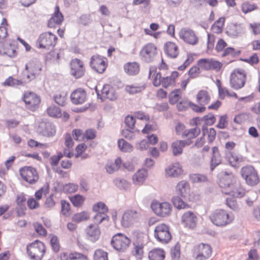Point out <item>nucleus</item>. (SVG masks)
<instances>
[{"instance_id": "61", "label": "nucleus", "mask_w": 260, "mask_h": 260, "mask_svg": "<svg viewBox=\"0 0 260 260\" xmlns=\"http://www.w3.org/2000/svg\"><path fill=\"white\" fill-rule=\"evenodd\" d=\"M180 249L181 247L178 243L176 244L171 249V256L174 260L178 259L180 257Z\"/></svg>"}, {"instance_id": "13", "label": "nucleus", "mask_w": 260, "mask_h": 260, "mask_svg": "<svg viewBox=\"0 0 260 260\" xmlns=\"http://www.w3.org/2000/svg\"><path fill=\"white\" fill-rule=\"evenodd\" d=\"M230 177L233 178L232 181L234 183V185H231V188H229V197L235 199L237 198H240L244 196L245 190L240 185L236 176L232 173H229V179Z\"/></svg>"}, {"instance_id": "26", "label": "nucleus", "mask_w": 260, "mask_h": 260, "mask_svg": "<svg viewBox=\"0 0 260 260\" xmlns=\"http://www.w3.org/2000/svg\"><path fill=\"white\" fill-rule=\"evenodd\" d=\"M166 174L168 177H178L183 173L181 164L176 162L169 165L165 170Z\"/></svg>"}, {"instance_id": "20", "label": "nucleus", "mask_w": 260, "mask_h": 260, "mask_svg": "<svg viewBox=\"0 0 260 260\" xmlns=\"http://www.w3.org/2000/svg\"><path fill=\"white\" fill-rule=\"evenodd\" d=\"M64 21V16L60 10L58 5H56L54 11L50 18L48 20L47 26L49 28H55L57 25H60Z\"/></svg>"}, {"instance_id": "48", "label": "nucleus", "mask_w": 260, "mask_h": 260, "mask_svg": "<svg viewBox=\"0 0 260 260\" xmlns=\"http://www.w3.org/2000/svg\"><path fill=\"white\" fill-rule=\"evenodd\" d=\"M92 210L97 213L106 214L108 208L104 203L99 202L92 206Z\"/></svg>"}, {"instance_id": "27", "label": "nucleus", "mask_w": 260, "mask_h": 260, "mask_svg": "<svg viewBox=\"0 0 260 260\" xmlns=\"http://www.w3.org/2000/svg\"><path fill=\"white\" fill-rule=\"evenodd\" d=\"M245 31V28L242 23L232 22L229 25V36L236 38L241 36Z\"/></svg>"}, {"instance_id": "25", "label": "nucleus", "mask_w": 260, "mask_h": 260, "mask_svg": "<svg viewBox=\"0 0 260 260\" xmlns=\"http://www.w3.org/2000/svg\"><path fill=\"white\" fill-rule=\"evenodd\" d=\"M175 191L177 194L183 198L189 197L191 193L189 183L186 180L179 181L175 187Z\"/></svg>"}, {"instance_id": "43", "label": "nucleus", "mask_w": 260, "mask_h": 260, "mask_svg": "<svg viewBox=\"0 0 260 260\" xmlns=\"http://www.w3.org/2000/svg\"><path fill=\"white\" fill-rule=\"evenodd\" d=\"M172 202L175 208L179 210L188 209L190 207L189 204L183 201L179 196H175L172 199Z\"/></svg>"}, {"instance_id": "42", "label": "nucleus", "mask_w": 260, "mask_h": 260, "mask_svg": "<svg viewBox=\"0 0 260 260\" xmlns=\"http://www.w3.org/2000/svg\"><path fill=\"white\" fill-rule=\"evenodd\" d=\"M183 92L179 89H174L168 95V100L169 103L172 105H174L181 100Z\"/></svg>"}, {"instance_id": "18", "label": "nucleus", "mask_w": 260, "mask_h": 260, "mask_svg": "<svg viewBox=\"0 0 260 260\" xmlns=\"http://www.w3.org/2000/svg\"><path fill=\"white\" fill-rule=\"evenodd\" d=\"M17 54L16 47L13 41L6 40L0 44V55L13 58Z\"/></svg>"}, {"instance_id": "2", "label": "nucleus", "mask_w": 260, "mask_h": 260, "mask_svg": "<svg viewBox=\"0 0 260 260\" xmlns=\"http://www.w3.org/2000/svg\"><path fill=\"white\" fill-rule=\"evenodd\" d=\"M26 252L29 259L42 260L46 255L47 247L43 242L36 240L26 245Z\"/></svg>"}, {"instance_id": "62", "label": "nucleus", "mask_w": 260, "mask_h": 260, "mask_svg": "<svg viewBox=\"0 0 260 260\" xmlns=\"http://www.w3.org/2000/svg\"><path fill=\"white\" fill-rule=\"evenodd\" d=\"M175 129L176 135L181 136L182 138L187 131L184 124L180 122L176 123Z\"/></svg>"}, {"instance_id": "60", "label": "nucleus", "mask_w": 260, "mask_h": 260, "mask_svg": "<svg viewBox=\"0 0 260 260\" xmlns=\"http://www.w3.org/2000/svg\"><path fill=\"white\" fill-rule=\"evenodd\" d=\"M257 8L258 7L256 5L249 2L243 3L242 5V11L245 14L256 10Z\"/></svg>"}, {"instance_id": "28", "label": "nucleus", "mask_w": 260, "mask_h": 260, "mask_svg": "<svg viewBox=\"0 0 260 260\" xmlns=\"http://www.w3.org/2000/svg\"><path fill=\"white\" fill-rule=\"evenodd\" d=\"M86 99V92L85 90L81 88L75 90L71 95L72 103L76 105L83 103Z\"/></svg>"}, {"instance_id": "24", "label": "nucleus", "mask_w": 260, "mask_h": 260, "mask_svg": "<svg viewBox=\"0 0 260 260\" xmlns=\"http://www.w3.org/2000/svg\"><path fill=\"white\" fill-rule=\"evenodd\" d=\"M181 221L185 227L193 229L196 226L197 217L192 212L187 211L181 216Z\"/></svg>"}, {"instance_id": "34", "label": "nucleus", "mask_w": 260, "mask_h": 260, "mask_svg": "<svg viewBox=\"0 0 260 260\" xmlns=\"http://www.w3.org/2000/svg\"><path fill=\"white\" fill-rule=\"evenodd\" d=\"M86 233L89 239L92 242L97 241L101 234L99 226L93 224H90L87 228Z\"/></svg>"}, {"instance_id": "19", "label": "nucleus", "mask_w": 260, "mask_h": 260, "mask_svg": "<svg viewBox=\"0 0 260 260\" xmlns=\"http://www.w3.org/2000/svg\"><path fill=\"white\" fill-rule=\"evenodd\" d=\"M157 54L156 46L152 43L145 44L140 51V56L147 61H151Z\"/></svg>"}, {"instance_id": "9", "label": "nucleus", "mask_w": 260, "mask_h": 260, "mask_svg": "<svg viewBox=\"0 0 260 260\" xmlns=\"http://www.w3.org/2000/svg\"><path fill=\"white\" fill-rule=\"evenodd\" d=\"M210 245L201 243L194 246L192 250V256L196 260H206L212 254Z\"/></svg>"}, {"instance_id": "39", "label": "nucleus", "mask_w": 260, "mask_h": 260, "mask_svg": "<svg viewBox=\"0 0 260 260\" xmlns=\"http://www.w3.org/2000/svg\"><path fill=\"white\" fill-rule=\"evenodd\" d=\"M123 69L124 72L131 76L137 75L140 71L139 64L134 62H128L124 64Z\"/></svg>"}, {"instance_id": "37", "label": "nucleus", "mask_w": 260, "mask_h": 260, "mask_svg": "<svg viewBox=\"0 0 260 260\" xmlns=\"http://www.w3.org/2000/svg\"><path fill=\"white\" fill-rule=\"evenodd\" d=\"M102 95L105 99L113 101L117 98V94L114 88L109 84L104 85L101 90Z\"/></svg>"}, {"instance_id": "12", "label": "nucleus", "mask_w": 260, "mask_h": 260, "mask_svg": "<svg viewBox=\"0 0 260 260\" xmlns=\"http://www.w3.org/2000/svg\"><path fill=\"white\" fill-rule=\"evenodd\" d=\"M23 101L25 103L26 107L31 111L38 109L41 102L40 97L36 93L27 91L23 95Z\"/></svg>"}, {"instance_id": "16", "label": "nucleus", "mask_w": 260, "mask_h": 260, "mask_svg": "<svg viewBox=\"0 0 260 260\" xmlns=\"http://www.w3.org/2000/svg\"><path fill=\"white\" fill-rule=\"evenodd\" d=\"M151 208L156 215L161 217L169 215L172 211L171 205L168 202L154 201L151 205Z\"/></svg>"}, {"instance_id": "36", "label": "nucleus", "mask_w": 260, "mask_h": 260, "mask_svg": "<svg viewBox=\"0 0 260 260\" xmlns=\"http://www.w3.org/2000/svg\"><path fill=\"white\" fill-rule=\"evenodd\" d=\"M41 130L40 133L44 136L48 137H53L56 134L55 127L50 123H43L40 126Z\"/></svg>"}, {"instance_id": "57", "label": "nucleus", "mask_w": 260, "mask_h": 260, "mask_svg": "<svg viewBox=\"0 0 260 260\" xmlns=\"http://www.w3.org/2000/svg\"><path fill=\"white\" fill-rule=\"evenodd\" d=\"M190 101L185 100L181 99L175 105H176V108L179 111H185L189 108Z\"/></svg>"}, {"instance_id": "23", "label": "nucleus", "mask_w": 260, "mask_h": 260, "mask_svg": "<svg viewBox=\"0 0 260 260\" xmlns=\"http://www.w3.org/2000/svg\"><path fill=\"white\" fill-rule=\"evenodd\" d=\"M180 38L184 42L191 45L198 42V38L194 32L190 29L183 28L179 34Z\"/></svg>"}, {"instance_id": "50", "label": "nucleus", "mask_w": 260, "mask_h": 260, "mask_svg": "<svg viewBox=\"0 0 260 260\" xmlns=\"http://www.w3.org/2000/svg\"><path fill=\"white\" fill-rule=\"evenodd\" d=\"M70 200L74 206L76 207H80L83 205L85 201V198L84 196L78 194L71 197L70 198Z\"/></svg>"}, {"instance_id": "52", "label": "nucleus", "mask_w": 260, "mask_h": 260, "mask_svg": "<svg viewBox=\"0 0 260 260\" xmlns=\"http://www.w3.org/2000/svg\"><path fill=\"white\" fill-rule=\"evenodd\" d=\"M50 241L52 251L55 253L58 252L60 250L61 246L58 237L55 235H51Z\"/></svg>"}, {"instance_id": "41", "label": "nucleus", "mask_w": 260, "mask_h": 260, "mask_svg": "<svg viewBox=\"0 0 260 260\" xmlns=\"http://www.w3.org/2000/svg\"><path fill=\"white\" fill-rule=\"evenodd\" d=\"M243 161V157L241 155L234 152L230 153V156H229V164L235 169H238Z\"/></svg>"}, {"instance_id": "46", "label": "nucleus", "mask_w": 260, "mask_h": 260, "mask_svg": "<svg viewBox=\"0 0 260 260\" xmlns=\"http://www.w3.org/2000/svg\"><path fill=\"white\" fill-rule=\"evenodd\" d=\"M90 218L89 213L85 211L75 214L72 217V220L75 222L79 223L87 220Z\"/></svg>"}, {"instance_id": "22", "label": "nucleus", "mask_w": 260, "mask_h": 260, "mask_svg": "<svg viewBox=\"0 0 260 260\" xmlns=\"http://www.w3.org/2000/svg\"><path fill=\"white\" fill-rule=\"evenodd\" d=\"M145 244L142 239L138 238L133 243L131 254L136 258L141 259L144 254Z\"/></svg>"}, {"instance_id": "40", "label": "nucleus", "mask_w": 260, "mask_h": 260, "mask_svg": "<svg viewBox=\"0 0 260 260\" xmlns=\"http://www.w3.org/2000/svg\"><path fill=\"white\" fill-rule=\"evenodd\" d=\"M190 142L177 140L174 142L172 144L173 153L174 155H180L182 153L183 148L185 145H189Z\"/></svg>"}, {"instance_id": "4", "label": "nucleus", "mask_w": 260, "mask_h": 260, "mask_svg": "<svg viewBox=\"0 0 260 260\" xmlns=\"http://www.w3.org/2000/svg\"><path fill=\"white\" fill-rule=\"evenodd\" d=\"M154 236L158 242L162 244L168 243L172 239L170 226L165 223L158 224L155 227Z\"/></svg>"}, {"instance_id": "14", "label": "nucleus", "mask_w": 260, "mask_h": 260, "mask_svg": "<svg viewBox=\"0 0 260 260\" xmlns=\"http://www.w3.org/2000/svg\"><path fill=\"white\" fill-rule=\"evenodd\" d=\"M197 65L202 70L215 72H219L222 67L221 62L213 58L200 59L198 61Z\"/></svg>"}, {"instance_id": "33", "label": "nucleus", "mask_w": 260, "mask_h": 260, "mask_svg": "<svg viewBox=\"0 0 260 260\" xmlns=\"http://www.w3.org/2000/svg\"><path fill=\"white\" fill-rule=\"evenodd\" d=\"M62 55L63 51L61 49H55L47 54L45 60L49 63H58Z\"/></svg>"}, {"instance_id": "63", "label": "nucleus", "mask_w": 260, "mask_h": 260, "mask_svg": "<svg viewBox=\"0 0 260 260\" xmlns=\"http://www.w3.org/2000/svg\"><path fill=\"white\" fill-rule=\"evenodd\" d=\"M201 68L198 65L192 67L188 71V74L189 79H194L198 77L200 73Z\"/></svg>"}, {"instance_id": "44", "label": "nucleus", "mask_w": 260, "mask_h": 260, "mask_svg": "<svg viewBox=\"0 0 260 260\" xmlns=\"http://www.w3.org/2000/svg\"><path fill=\"white\" fill-rule=\"evenodd\" d=\"M159 28V25L157 23H152L150 25V28H145L144 31L146 35L153 37V38L157 39L160 32H155Z\"/></svg>"}, {"instance_id": "29", "label": "nucleus", "mask_w": 260, "mask_h": 260, "mask_svg": "<svg viewBox=\"0 0 260 260\" xmlns=\"http://www.w3.org/2000/svg\"><path fill=\"white\" fill-rule=\"evenodd\" d=\"M211 99V94L206 89L199 90L196 95L197 103L200 106H204V107L210 103Z\"/></svg>"}, {"instance_id": "3", "label": "nucleus", "mask_w": 260, "mask_h": 260, "mask_svg": "<svg viewBox=\"0 0 260 260\" xmlns=\"http://www.w3.org/2000/svg\"><path fill=\"white\" fill-rule=\"evenodd\" d=\"M19 172L21 179L29 185L36 184L40 179L38 171L31 166L22 167L19 169Z\"/></svg>"}, {"instance_id": "21", "label": "nucleus", "mask_w": 260, "mask_h": 260, "mask_svg": "<svg viewBox=\"0 0 260 260\" xmlns=\"http://www.w3.org/2000/svg\"><path fill=\"white\" fill-rule=\"evenodd\" d=\"M212 222L217 226H225L227 224L228 214L225 211L216 210L210 216Z\"/></svg>"}, {"instance_id": "5", "label": "nucleus", "mask_w": 260, "mask_h": 260, "mask_svg": "<svg viewBox=\"0 0 260 260\" xmlns=\"http://www.w3.org/2000/svg\"><path fill=\"white\" fill-rule=\"evenodd\" d=\"M241 175L249 185L254 186L259 182L257 172L251 165H247L242 167L241 170Z\"/></svg>"}, {"instance_id": "6", "label": "nucleus", "mask_w": 260, "mask_h": 260, "mask_svg": "<svg viewBox=\"0 0 260 260\" xmlns=\"http://www.w3.org/2000/svg\"><path fill=\"white\" fill-rule=\"evenodd\" d=\"M131 242V239L125 235L119 233L112 237L111 244L116 250L124 252L128 248Z\"/></svg>"}, {"instance_id": "7", "label": "nucleus", "mask_w": 260, "mask_h": 260, "mask_svg": "<svg viewBox=\"0 0 260 260\" xmlns=\"http://www.w3.org/2000/svg\"><path fill=\"white\" fill-rule=\"evenodd\" d=\"M57 41L56 36L51 32L41 34L37 40V44L39 48L49 49L55 46Z\"/></svg>"}, {"instance_id": "58", "label": "nucleus", "mask_w": 260, "mask_h": 260, "mask_svg": "<svg viewBox=\"0 0 260 260\" xmlns=\"http://www.w3.org/2000/svg\"><path fill=\"white\" fill-rule=\"evenodd\" d=\"M22 84V82H21V81L15 79L11 76L9 77L8 78H7L3 83V85L4 86L12 87L19 86L21 85Z\"/></svg>"}, {"instance_id": "56", "label": "nucleus", "mask_w": 260, "mask_h": 260, "mask_svg": "<svg viewBox=\"0 0 260 260\" xmlns=\"http://www.w3.org/2000/svg\"><path fill=\"white\" fill-rule=\"evenodd\" d=\"M203 134L204 136L207 137L209 143H212L214 140L216 135L215 130L213 128L206 129H203Z\"/></svg>"}, {"instance_id": "51", "label": "nucleus", "mask_w": 260, "mask_h": 260, "mask_svg": "<svg viewBox=\"0 0 260 260\" xmlns=\"http://www.w3.org/2000/svg\"><path fill=\"white\" fill-rule=\"evenodd\" d=\"M48 115L52 117L58 118L61 116V110L60 108L55 105L50 106L46 110Z\"/></svg>"}, {"instance_id": "32", "label": "nucleus", "mask_w": 260, "mask_h": 260, "mask_svg": "<svg viewBox=\"0 0 260 260\" xmlns=\"http://www.w3.org/2000/svg\"><path fill=\"white\" fill-rule=\"evenodd\" d=\"M165 53L171 58H176L179 54V50L177 45L173 42H167L164 46Z\"/></svg>"}, {"instance_id": "1", "label": "nucleus", "mask_w": 260, "mask_h": 260, "mask_svg": "<svg viewBox=\"0 0 260 260\" xmlns=\"http://www.w3.org/2000/svg\"><path fill=\"white\" fill-rule=\"evenodd\" d=\"M179 76L177 71H173L170 76L162 77L160 72H157V68L152 66L149 69L148 78L152 81L153 85L155 87L161 85L165 88L175 86L176 80Z\"/></svg>"}, {"instance_id": "59", "label": "nucleus", "mask_w": 260, "mask_h": 260, "mask_svg": "<svg viewBox=\"0 0 260 260\" xmlns=\"http://www.w3.org/2000/svg\"><path fill=\"white\" fill-rule=\"evenodd\" d=\"M70 260H88L87 255L78 252H73L69 254Z\"/></svg>"}, {"instance_id": "11", "label": "nucleus", "mask_w": 260, "mask_h": 260, "mask_svg": "<svg viewBox=\"0 0 260 260\" xmlns=\"http://www.w3.org/2000/svg\"><path fill=\"white\" fill-rule=\"evenodd\" d=\"M89 64L94 71L99 74H102L106 71L108 61L105 57L96 54L91 56Z\"/></svg>"}, {"instance_id": "10", "label": "nucleus", "mask_w": 260, "mask_h": 260, "mask_svg": "<svg viewBox=\"0 0 260 260\" xmlns=\"http://www.w3.org/2000/svg\"><path fill=\"white\" fill-rule=\"evenodd\" d=\"M42 69V64L40 62L30 60L26 63L24 73L28 79L32 80L41 74Z\"/></svg>"}, {"instance_id": "55", "label": "nucleus", "mask_w": 260, "mask_h": 260, "mask_svg": "<svg viewBox=\"0 0 260 260\" xmlns=\"http://www.w3.org/2000/svg\"><path fill=\"white\" fill-rule=\"evenodd\" d=\"M72 135L76 141H84V132L81 129H74L72 132Z\"/></svg>"}, {"instance_id": "8", "label": "nucleus", "mask_w": 260, "mask_h": 260, "mask_svg": "<svg viewBox=\"0 0 260 260\" xmlns=\"http://www.w3.org/2000/svg\"><path fill=\"white\" fill-rule=\"evenodd\" d=\"M246 74L243 69H235L231 74V85L235 89H240L244 86L246 82Z\"/></svg>"}, {"instance_id": "53", "label": "nucleus", "mask_w": 260, "mask_h": 260, "mask_svg": "<svg viewBox=\"0 0 260 260\" xmlns=\"http://www.w3.org/2000/svg\"><path fill=\"white\" fill-rule=\"evenodd\" d=\"M93 260H109L108 253L102 249H98L95 250L93 256Z\"/></svg>"}, {"instance_id": "49", "label": "nucleus", "mask_w": 260, "mask_h": 260, "mask_svg": "<svg viewBox=\"0 0 260 260\" xmlns=\"http://www.w3.org/2000/svg\"><path fill=\"white\" fill-rule=\"evenodd\" d=\"M225 18L223 17L219 18L213 24L211 30L214 33L219 34L221 32L224 26Z\"/></svg>"}, {"instance_id": "47", "label": "nucleus", "mask_w": 260, "mask_h": 260, "mask_svg": "<svg viewBox=\"0 0 260 260\" xmlns=\"http://www.w3.org/2000/svg\"><path fill=\"white\" fill-rule=\"evenodd\" d=\"M200 133V129L199 128L196 127L189 129H187L185 132L183 138H186L187 140L186 141L190 142L191 143V140L195 139L198 136Z\"/></svg>"}, {"instance_id": "54", "label": "nucleus", "mask_w": 260, "mask_h": 260, "mask_svg": "<svg viewBox=\"0 0 260 260\" xmlns=\"http://www.w3.org/2000/svg\"><path fill=\"white\" fill-rule=\"evenodd\" d=\"M118 146L119 149L124 152H129L133 150V146L123 139L118 140Z\"/></svg>"}, {"instance_id": "31", "label": "nucleus", "mask_w": 260, "mask_h": 260, "mask_svg": "<svg viewBox=\"0 0 260 260\" xmlns=\"http://www.w3.org/2000/svg\"><path fill=\"white\" fill-rule=\"evenodd\" d=\"M166 257V252L161 248H154L148 253V260H164Z\"/></svg>"}, {"instance_id": "38", "label": "nucleus", "mask_w": 260, "mask_h": 260, "mask_svg": "<svg viewBox=\"0 0 260 260\" xmlns=\"http://www.w3.org/2000/svg\"><path fill=\"white\" fill-rule=\"evenodd\" d=\"M122 164V160L120 157L116 158L114 162L109 161L107 162L105 169L109 174H112L118 171Z\"/></svg>"}, {"instance_id": "30", "label": "nucleus", "mask_w": 260, "mask_h": 260, "mask_svg": "<svg viewBox=\"0 0 260 260\" xmlns=\"http://www.w3.org/2000/svg\"><path fill=\"white\" fill-rule=\"evenodd\" d=\"M64 145L66 148L63 150L64 156L68 158H71L74 155L72 148L74 145V141L71 137V134L66 133L64 135Z\"/></svg>"}, {"instance_id": "35", "label": "nucleus", "mask_w": 260, "mask_h": 260, "mask_svg": "<svg viewBox=\"0 0 260 260\" xmlns=\"http://www.w3.org/2000/svg\"><path fill=\"white\" fill-rule=\"evenodd\" d=\"M147 176L148 173L146 170H139L133 176V182L137 185H141L143 184Z\"/></svg>"}, {"instance_id": "15", "label": "nucleus", "mask_w": 260, "mask_h": 260, "mask_svg": "<svg viewBox=\"0 0 260 260\" xmlns=\"http://www.w3.org/2000/svg\"><path fill=\"white\" fill-rule=\"evenodd\" d=\"M85 67L83 61L74 58L70 62V72L75 78L78 79L83 77L85 73Z\"/></svg>"}, {"instance_id": "17", "label": "nucleus", "mask_w": 260, "mask_h": 260, "mask_svg": "<svg viewBox=\"0 0 260 260\" xmlns=\"http://www.w3.org/2000/svg\"><path fill=\"white\" fill-rule=\"evenodd\" d=\"M140 216V212L135 209L127 210L123 214L121 220V225L128 228L137 221Z\"/></svg>"}, {"instance_id": "45", "label": "nucleus", "mask_w": 260, "mask_h": 260, "mask_svg": "<svg viewBox=\"0 0 260 260\" xmlns=\"http://www.w3.org/2000/svg\"><path fill=\"white\" fill-rule=\"evenodd\" d=\"M145 86L144 84L139 85H128L125 87V91L129 94H136L144 90Z\"/></svg>"}, {"instance_id": "64", "label": "nucleus", "mask_w": 260, "mask_h": 260, "mask_svg": "<svg viewBox=\"0 0 260 260\" xmlns=\"http://www.w3.org/2000/svg\"><path fill=\"white\" fill-rule=\"evenodd\" d=\"M190 179L193 183H202L208 181L206 176L199 174H192L190 177Z\"/></svg>"}]
</instances>
